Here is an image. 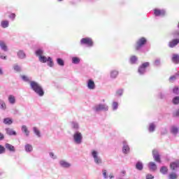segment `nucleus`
<instances>
[{"mask_svg":"<svg viewBox=\"0 0 179 179\" xmlns=\"http://www.w3.org/2000/svg\"><path fill=\"white\" fill-rule=\"evenodd\" d=\"M21 78L24 82L29 83L30 89L33 90L36 94L39 96V97L44 96V89L41 84L37 83V81L30 80V78L27 76H22Z\"/></svg>","mask_w":179,"mask_h":179,"instance_id":"1","label":"nucleus"},{"mask_svg":"<svg viewBox=\"0 0 179 179\" xmlns=\"http://www.w3.org/2000/svg\"><path fill=\"white\" fill-rule=\"evenodd\" d=\"M148 44V39L145 37H141L137 39L136 43L134 45V49L137 51V52H147L148 50H145V45Z\"/></svg>","mask_w":179,"mask_h":179,"instance_id":"2","label":"nucleus"},{"mask_svg":"<svg viewBox=\"0 0 179 179\" xmlns=\"http://www.w3.org/2000/svg\"><path fill=\"white\" fill-rule=\"evenodd\" d=\"M90 156L96 166H101V164H103V159H101L100 152H99L97 150H92L90 152Z\"/></svg>","mask_w":179,"mask_h":179,"instance_id":"3","label":"nucleus"},{"mask_svg":"<svg viewBox=\"0 0 179 179\" xmlns=\"http://www.w3.org/2000/svg\"><path fill=\"white\" fill-rule=\"evenodd\" d=\"M73 141L76 145H82L83 142V134L79 131H76L73 134Z\"/></svg>","mask_w":179,"mask_h":179,"instance_id":"4","label":"nucleus"},{"mask_svg":"<svg viewBox=\"0 0 179 179\" xmlns=\"http://www.w3.org/2000/svg\"><path fill=\"white\" fill-rule=\"evenodd\" d=\"M150 66V62H145L142 63L138 68V73L141 76H143L146 73V69Z\"/></svg>","mask_w":179,"mask_h":179,"instance_id":"5","label":"nucleus"},{"mask_svg":"<svg viewBox=\"0 0 179 179\" xmlns=\"http://www.w3.org/2000/svg\"><path fill=\"white\" fill-rule=\"evenodd\" d=\"M92 110L95 113H100V111H108V105L107 103H98L95 105L93 108Z\"/></svg>","mask_w":179,"mask_h":179,"instance_id":"6","label":"nucleus"},{"mask_svg":"<svg viewBox=\"0 0 179 179\" xmlns=\"http://www.w3.org/2000/svg\"><path fill=\"white\" fill-rule=\"evenodd\" d=\"M80 44L81 45H86L87 47L91 48V47H93L94 45V42H93V39H92V38L86 37L83 38L80 40Z\"/></svg>","mask_w":179,"mask_h":179,"instance_id":"7","label":"nucleus"},{"mask_svg":"<svg viewBox=\"0 0 179 179\" xmlns=\"http://www.w3.org/2000/svg\"><path fill=\"white\" fill-rule=\"evenodd\" d=\"M167 12L166 11V9L162 8H155L153 10V15L155 17H164L166 16Z\"/></svg>","mask_w":179,"mask_h":179,"instance_id":"8","label":"nucleus"},{"mask_svg":"<svg viewBox=\"0 0 179 179\" xmlns=\"http://www.w3.org/2000/svg\"><path fill=\"white\" fill-rule=\"evenodd\" d=\"M59 164L60 167H62L63 169H71V167H72V164L66 162L65 159L60 160Z\"/></svg>","mask_w":179,"mask_h":179,"instance_id":"9","label":"nucleus"},{"mask_svg":"<svg viewBox=\"0 0 179 179\" xmlns=\"http://www.w3.org/2000/svg\"><path fill=\"white\" fill-rule=\"evenodd\" d=\"M87 87L89 90H94V89H96V84L92 79H89L87 81Z\"/></svg>","mask_w":179,"mask_h":179,"instance_id":"10","label":"nucleus"},{"mask_svg":"<svg viewBox=\"0 0 179 179\" xmlns=\"http://www.w3.org/2000/svg\"><path fill=\"white\" fill-rule=\"evenodd\" d=\"M152 157L157 163H162V160L160 159V155H159V151H157V150H152Z\"/></svg>","mask_w":179,"mask_h":179,"instance_id":"11","label":"nucleus"},{"mask_svg":"<svg viewBox=\"0 0 179 179\" xmlns=\"http://www.w3.org/2000/svg\"><path fill=\"white\" fill-rule=\"evenodd\" d=\"M122 143V153H124V155H128V153H129L130 151L129 145H128V143L125 141H124Z\"/></svg>","mask_w":179,"mask_h":179,"instance_id":"12","label":"nucleus"},{"mask_svg":"<svg viewBox=\"0 0 179 179\" xmlns=\"http://www.w3.org/2000/svg\"><path fill=\"white\" fill-rule=\"evenodd\" d=\"M17 57L18 59H26V52L23 50H20L17 52Z\"/></svg>","mask_w":179,"mask_h":179,"instance_id":"13","label":"nucleus"},{"mask_svg":"<svg viewBox=\"0 0 179 179\" xmlns=\"http://www.w3.org/2000/svg\"><path fill=\"white\" fill-rule=\"evenodd\" d=\"M120 75V71L117 69H113L110 71V79H117Z\"/></svg>","mask_w":179,"mask_h":179,"instance_id":"14","label":"nucleus"},{"mask_svg":"<svg viewBox=\"0 0 179 179\" xmlns=\"http://www.w3.org/2000/svg\"><path fill=\"white\" fill-rule=\"evenodd\" d=\"M0 49L1 51H3V52H8L9 51V48H8L6 43L3 41H0Z\"/></svg>","mask_w":179,"mask_h":179,"instance_id":"15","label":"nucleus"},{"mask_svg":"<svg viewBox=\"0 0 179 179\" xmlns=\"http://www.w3.org/2000/svg\"><path fill=\"white\" fill-rule=\"evenodd\" d=\"M8 101L11 106H15L16 104V96L13 94L8 95Z\"/></svg>","mask_w":179,"mask_h":179,"instance_id":"16","label":"nucleus"},{"mask_svg":"<svg viewBox=\"0 0 179 179\" xmlns=\"http://www.w3.org/2000/svg\"><path fill=\"white\" fill-rule=\"evenodd\" d=\"M156 122H151L148 124V132H150V134L155 132L156 131Z\"/></svg>","mask_w":179,"mask_h":179,"instance_id":"17","label":"nucleus"},{"mask_svg":"<svg viewBox=\"0 0 179 179\" xmlns=\"http://www.w3.org/2000/svg\"><path fill=\"white\" fill-rule=\"evenodd\" d=\"M0 110L1 111H6V110H8L6 102H5V101L2 99H0Z\"/></svg>","mask_w":179,"mask_h":179,"instance_id":"18","label":"nucleus"},{"mask_svg":"<svg viewBox=\"0 0 179 179\" xmlns=\"http://www.w3.org/2000/svg\"><path fill=\"white\" fill-rule=\"evenodd\" d=\"M21 131L22 134H24L25 136H30V131H29V128L26 125H22L21 127Z\"/></svg>","mask_w":179,"mask_h":179,"instance_id":"19","label":"nucleus"},{"mask_svg":"<svg viewBox=\"0 0 179 179\" xmlns=\"http://www.w3.org/2000/svg\"><path fill=\"white\" fill-rule=\"evenodd\" d=\"M5 131L7 135H9V136H16V135H17V133H16V131H15L13 129L6 128Z\"/></svg>","mask_w":179,"mask_h":179,"instance_id":"20","label":"nucleus"},{"mask_svg":"<svg viewBox=\"0 0 179 179\" xmlns=\"http://www.w3.org/2000/svg\"><path fill=\"white\" fill-rule=\"evenodd\" d=\"M5 148L7 150H8L9 152H11V153H15V152H16V149H15V146H13L12 144L7 143L5 144Z\"/></svg>","mask_w":179,"mask_h":179,"instance_id":"21","label":"nucleus"},{"mask_svg":"<svg viewBox=\"0 0 179 179\" xmlns=\"http://www.w3.org/2000/svg\"><path fill=\"white\" fill-rule=\"evenodd\" d=\"M0 26L2 29H8L9 27V20H3L0 22Z\"/></svg>","mask_w":179,"mask_h":179,"instance_id":"22","label":"nucleus"},{"mask_svg":"<svg viewBox=\"0 0 179 179\" xmlns=\"http://www.w3.org/2000/svg\"><path fill=\"white\" fill-rule=\"evenodd\" d=\"M3 124H4V125H12L13 124V120L10 117H5L3 120Z\"/></svg>","mask_w":179,"mask_h":179,"instance_id":"23","label":"nucleus"},{"mask_svg":"<svg viewBox=\"0 0 179 179\" xmlns=\"http://www.w3.org/2000/svg\"><path fill=\"white\" fill-rule=\"evenodd\" d=\"M148 167L151 171H156V170H157V165H156V163L153 162H150L148 164Z\"/></svg>","mask_w":179,"mask_h":179,"instance_id":"24","label":"nucleus"},{"mask_svg":"<svg viewBox=\"0 0 179 179\" xmlns=\"http://www.w3.org/2000/svg\"><path fill=\"white\" fill-rule=\"evenodd\" d=\"M24 150L27 153H31L33 152V145L29 143L26 144L24 145Z\"/></svg>","mask_w":179,"mask_h":179,"instance_id":"25","label":"nucleus"},{"mask_svg":"<svg viewBox=\"0 0 179 179\" xmlns=\"http://www.w3.org/2000/svg\"><path fill=\"white\" fill-rule=\"evenodd\" d=\"M171 170H177L179 167V161H176L170 164Z\"/></svg>","mask_w":179,"mask_h":179,"instance_id":"26","label":"nucleus"},{"mask_svg":"<svg viewBox=\"0 0 179 179\" xmlns=\"http://www.w3.org/2000/svg\"><path fill=\"white\" fill-rule=\"evenodd\" d=\"M129 62L131 65H135L138 62V57L136 55H132L129 58Z\"/></svg>","mask_w":179,"mask_h":179,"instance_id":"27","label":"nucleus"},{"mask_svg":"<svg viewBox=\"0 0 179 179\" xmlns=\"http://www.w3.org/2000/svg\"><path fill=\"white\" fill-rule=\"evenodd\" d=\"M71 62L74 65H79V64H80V58L78 57H73L71 58Z\"/></svg>","mask_w":179,"mask_h":179,"instance_id":"28","label":"nucleus"},{"mask_svg":"<svg viewBox=\"0 0 179 179\" xmlns=\"http://www.w3.org/2000/svg\"><path fill=\"white\" fill-rule=\"evenodd\" d=\"M118 102L116 101H113L111 104V108L113 111H117L118 110Z\"/></svg>","mask_w":179,"mask_h":179,"instance_id":"29","label":"nucleus"},{"mask_svg":"<svg viewBox=\"0 0 179 179\" xmlns=\"http://www.w3.org/2000/svg\"><path fill=\"white\" fill-rule=\"evenodd\" d=\"M171 134H173V135H177L178 134V127L176 126L171 127Z\"/></svg>","mask_w":179,"mask_h":179,"instance_id":"30","label":"nucleus"},{"mask_svg":"<svg viewBox=\"0 0 179 179\" xmlns=\"http://www.w3.org/2000/svg\"><path fill=\"white\" fill-rule=\"evenodd\" d=\"M136 169L139 171H142V170H143V164L141 162H137L136 164Z\"/></svg>","mask_w":179,"mask_h":179,"instance_id":"31","label":"nucleus"},{"mask_svg":"<svg viewBox=\"0 0 179 179\" xmlns=\"http://www.w3.org/2000/svg\"><path fill=\"white\" fill-rule=\"evenodd\" d=\"M47 65L50 66V68H53L54 66V61H52V58L51 57H48Z\"/></svg>","mask_w":179,"mask_h":179,"instance_id":"32","label":"nucleus"},{"mask_svg":"<svg viewBox=\"0 0 179 179\" xmlns=\"http://www.w3.org/2000/svg\"><path fill=\"white\" fill-rule=\"evenodd\" d=\"M160 173H162L164 176H166L167 173H169V169L167 166H162L160 169Z\"/></svg>","mask_w":179,"mask_h":179,"instance_id":"33","label":"nucleus"},{"mask_svg":"<svg viewBox=\"0 0 179 179\" xmlns=\"http://www.w3.org/2000/svg\"><path fill=\"white\" fill-rule=\"evenodd\" d=\"M172 61L174 64H179V55L176 54L173 55Z\"/></svg>","mask_w":179,"mask_h":179,"instance_id":"34","label":"nucleus"},{"mask_svg":"<svg viewBox=\"0 0 179 179\" xmlns=\"http://www.w3.org/2000/svg\"><path fill=\"white\" fill-rule=\"evenodd\" d=\"M71 128H72V129H74L75 131H78V129H79V124L76 122H71Z\"/></svg>","mask_w":179,"mask_h":179,"instance_id":"35","label":"nucleus"},{"mask_svg":"<svg viewBox=\"0 0 179 179\" xmlns=\"http://www.w3.org/2000/svg\"><path fill=\"white\" fill-rule=\"evenodd\" d=\"M168 178L169 179H178V175H177V173H176V172H172L169 175Z\"/></svg>","mask_w":179,"mask_h":179,"instance_id":"36","label":"nucleus"},{"mask_svg":"<svg viewBox=\"0 0 179 179\" xmlns=\"http://www.w3.org/2000/svg\"><path fill=\"white\" fill-rule=\"evenodd\" d=\"M33 131H34V133L35 134V135H36V136H38V138L41 137V133L40 132V130H38V129L37 127H33Z\"/></svg>","mask_w":179,"mask_h":179,"instance_id":"37","label":"nucleus"},{"mask_svg":"<svg viewBox=\"0 0 179 179\" xmlns=\"http://www.w3.org/2000/svg\"><path fill=\"white\" fill-rule=\"evenodd\" d=\"M38 59H39L40 62H42V64H45V62H47V61H48V58H47V57H45L44 55L39 57Z\"/></svg>","mask_w":179,"mask_h":179,"instance_id":"38","label":"nucleus"},{"mask_svg":"<svg viewBox=\"0 0 179 179\" xmlns=\"http://www.w3.org/2000/svg\"><path fill=\"white\" fill-rule=\"evenodd\" d=\"M43 54H44V50L43 49H38L36 51V57H38V58L42 57Z\"/></svg>","mask_w":179,"mask_h":179,"instance_id":"39","label":"nucleus"},{"mask_svg":"<svg viewBox=\"0 0 179 179\" xmlns=\"http://www.w3.org/2000/svg\"><path fill=\"white\" fill-rule=\"evenodd\" d=\"M122 94H124V90L119 89L116 91V94H115L116 97H122Z\"/></svg>","mask_w":179,"mask_h":179,"instance_id":"40","label":"nucleus"},{"mask_svg":"<svg viewBox=\"0 0 179 179\" xmlns=\"http://www.w3.org/2000/svg\"><path fill=\"white\" fill-rule=\"evenodd\" d=\"M49 156L50 159H52V160H57V159H58V157L57 156V155H55V153H54V152L52 151L49 152Z\"/></svg>","mask_w":179,"mask_h":179,"instance_id":"41","label":"nucleus"},{"mask_svg":"<svg viewBox=\"0 0 179 179\" xmlns=\"http://www.w3.org/2000/svg\"><path fill=\"white\" fill-rule=\"evenodd\" d=\"M57 64H59V66H64L65 62H64V59H62L61 58H57Z\"/></svg>","mask_w":179,"mask_h":179,"instance_id":"42","label":"nucleus"},{"mask_svg":"<svg viewBox=\"0 0 179 179\" xmlns=\"http://www.w3.org/2000/svg\"><path fill=\"white\" fill-rule=\"evenodd\" d=\"M13 68L15 72H20L22 71V67L16 64L13 65Z\"/></svg>","mask_w":179,"mask_h":179,"instance_id":"43","label":"nucleus"},{"mask_svg":"<svg viewBox=\"0 0 179 179\" xmlns=\"http://www.w3.org/2000/svg\"><path fill=\"white\" fill-rule=\"evenodd\" d=\"M172 103L175 106H178V104H179V96L173 97V99H172Z\"/></svg>","mask_w":179,"mask_h":179,"instance_id":"44","label":"nucleus"},{"mask_svg":"<svg viewBox=\"0 0 179 179\" xmlns=\"http://www.w3.org/2000/svg\"><path fill=\"white\" fill-rule=\"evenodd\" d=\"M161 64H162V63H161L160 59H156L154 61V65H155V66H160Z\"/></svg>","mask_w":179,"mask_h":179,"instance_id":"45","label":"nucleus"},{"mask_svg":"<svg viewBox=\"0 0 179 179\" xmlns=\"http://www.w3.org/2000/svg\"><path fill=\"white\" fill-rule=\"evenodd\" d=\"M177 78H178V76H177V73H176L175 75H173L169 78V80H170V82H173V81L176 80V79H177Z\"/></svg>","mask_w":179,"mask_h":179,"instance_id":"46","label":"nucleus"},{"mask_svg":"<svg viewBox=\"0 0 179 179\" xmlns=\"http://www.w3.org/2000/svg\"><path fill=\"white\" fill-rule=\"evenodd\" d=\"M158 97L161 99H166V94L164 92H159L158 94Z\"/></svg>","mask_w":179,"mask_h":179,"instance_id":"47","label":"nucleus"},{"mask_svg":"<svg viewBox=\"0 0 179 179\" xmlns=\"http://www.w3.org/2000/svg\"><path fill=\"white\" fill-rule=\"evenodd\" d=\"M6 149L5 148V147H3V145H0V155H3V153H5Z\"/></svg>","mask_w":179,"mask_h":179,"instance_id":"48","label":"nucleus"},{"mask_svg":"<svg viewBox=\"0 0 179 179\" xmlns=\"http://www.w3.org/2000/svg\"><path fill=\"white\" fill-rule=\"evenodd\" d=\"M9 19H10V20H15V19H16V14L15 13H11L8 15Z\"/></svg>","mask_w":179,"mask_h":179,"instance_id":"49","label":"nucleus"},{"mask_svg":"<svg viewBox=\"0 0 179 179\" xmlns=\"http://www.w3.org/2000/svg\"><path fill=\"white\" fill-rule=\"evenodd\" d=\"M102 174L103 176V178H105V179L108 178V176H107V171L106 169H103L102 171Z\"/></svg>","mask_w":179,"mask_h":179,"instance_id":"50","label":"nucleus"},{"mask_svg":"<svg viewBox=\"0 0 179 179\" xmlns=\"http://www.w3.org/2000/svg\"><path fill=\"white\" fill-rule=\"evenodd\" d=\"M173 93L174 94H178V93H179L178 87H175L173 89Z\"/></svg>","mask_w":179,"mask_h":179,"instance_id":"51","label":"nucleus"},{"mask_svg":"<svg viewBox=\"0 0 179 179\" xmlns=\"http://www.w3.org/2000/svg\"><path fill=\"white\" fill-rule=\"evenodd\" d=\"M0 58L1 59H6V55H5V53L0 52Z\"/></svg>","mask_w":179,"mask_h":179,"instance_id":"52","label":"nucleus"},{"mask_svg":"<svg viewBox=\"0 0 179 179\" xmlns=\"http://www.w3.org/2000/svg\"><path fill=\"white\" fill-rule=\"evenodd\" d=\"M153 178H155V176H153L151 175V174H148V175L146 176V179H153Z\"/></svg>","mask_w":179,"mask_h":179,"instance_id":"53","label":"nucleus"},{"mask_svg":"<svg viewBox=\"0 0 179 179\" xmlns=\"http://www.w3.org/2000/svg\"><path fill=\"white\" fill-rule=\"evenodd\" d=\"M3 139H5V136L3 134L0 133V141H3Z\"/></svg>","mask_w":179,"mask_h":179,"instance_id":"54","label":"nucleus"},{"mask_svg":"<svg viewBox=\"0 0 179 179\" xmlns=\"http://www.w3.org/2000/svg\"><path fill=\"white\" fill-rule=\"evenodd\" d=\"M173 116H174V117H179V110H176V111L173 113Z\"/></svg>","mask_w":179,"mask_h":179,"instance_id":"55","label":"nucleus"},{"mask_svg":"<svg viewBox=\"0 0 179 179\" xmlns=\"http://www.w3.org/2000/svg\"><path fill=\"white\" fill-rule=\"evenodd\" d=\"M165 134H167V130H165V132H163V131L161 132L162 135H164Z\"/></svg>","mask_w":179,"mask_h":179,"instance_id":"56","label":"nucleus"},{"mask_svg":"<svg viewBox=\"0 0 179 179\" xmlns=\"http://www.w3.org/2000/svg\"><path fill=\"white\" fill-rule=\"evenodd\" d=\"M3 72L2 71V69L0 68V75H3Z\"/></svg>","mask_w":179,"mask_h":179,"instance_id":"57","label":"nucleus"},{"mask_svg":"<svg viewBox=\"0 0 179 179\" xmlns=\"http://www.w3.org/2000/svg\"><path fill=\"white\" fill-rule=\"evenodd\" d=\"M121 173H122V174L123 175V176L126 174L125 171H122Z\"/></svg>","mask_w":179,"mask_h":179,"instance_id":"58","label":"nucleus"},{"mask_svg":"<svg viewBox=\"0 0 179 179\" xmlns=\"http://www.w3.org/2000/svg\"><path fill=\"white\" fill-rule=\"evenodd\" d=\"M109 178H114V176H109Z\"/></svg>","mask_w":179,"mask_h":179,"instance_id":"59","label":"nucleus"},{"mask_svg":"<svg viewBox=\"0 0 179 179\" xmlns=\"http://www.w3.org/2000/svg\"><path fill=\"white\" fill-rule=\"evenodd\" d=\"M176 76H178V78H179V71H178V72L176 73Z\"/></svg>","mask_w":179,"mask_h":179,"instance_id":"60","label":"nucleus"},{"mask_svg":"<svg viewBox=\"0 0 179 179\" xmlns=\"http://www.w3.org/2000/svg\"><path fill=\"white\" fill-rule=\"evenodd\" d=\"M177 27L179 29V22H178Z\"/></svg>","mask_w":179,"mask_h":179,"instance_id":"61","label":"nucleus"},{"mask_svg":"<svg viewBox=\"0 0 179 179\" xmlns=\"http://www.w3.org/2000/svg\"><path fill=\"white\" fill-rule=\"evenodd\" d=\"M58 1V2H62V1H64V0H57Z\"/></svg>","mask_w":179,"mask_h":179,"instance_id":"62","label":"nucleus"}]
</instances>
